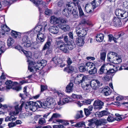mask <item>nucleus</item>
<instances>
[{
	"mask_svg": "<svg viewBox=\"0 0 128 128\" xmlns=\"http://www.w3.org/2000/svg\"><path fill=\"white\" fill-rule=\"evenodd\" d=\"M67 62L68 65H70L72 62V59L69 57L67 58Z\"/></svg>",
	"mask_w": 128,
	"mask_h": 128,
	"instance_id": "63",
	"label": "nucleus"
},
{
	"mask_svg": "<svg viewBox=\"0 0 128 128\" xmlns=\"http://www.w3.org/2000/svg\"><path fill=\"white\" fill-rule=\"evenodd\" d=\"M88 29L82 28L81 24L78 25L76 28V32L77 35L79 37L84 38V36L87 34Z\"/></svg>",
	"mask_w": 128,
	"mask_h": 128,
	"instance_id": "3",
	"label": "nucleus"
},
{
	"mask_svg": "<svg viewBox=\"0 0 128 128\" xmlns=\"http://www.w3.org/2000/svg\"><path fill=\"white\" fill-rule=\"evenodd\" d=\"M122 61L121 59L117 56L115 57L113 63L116 64H118L121 62Z\"/></svg>",
	"mask_w": 128,
	"mask_h": 128,
	"instance_id": "36",
	"label": "nucleus"
},
{
	"mask_svg": "<svg viewBox=\"0 0 128 128\" xmlns=\"http://www.w3.org/2000/svg\"><path fill=\"white\" fill-rule=\"evenodd\" d=\"M64 42L62 40H59L56 41V46L59 48L60 46L64 44Z\"/></svg>",
	"mask_w": 128,
	"mask_h": 128,
	"instance_id": "44",
	"label": "nucleus"
},
{
	"mask_svg": "<svg viewBox=\"0 0 128 128\" xmlns=\"http://www.w3.org/2000/svg\"><path fill=\"white\" fill-rule=\"evenodd\" d=\"M19 33H18L14 31H12L11 33L12 35L16 38H17L18 37H19Z\"/></svg>",
	"mask_w": 128,
	"mask_h": 128,
	"instance_id": "49",
	"label": "nucleus"
},
{
	"mask_svg": "<svg viewBox=\"0 0 128 128\" xmlns=\"http://www.w3.org/2000/svg\"><path fill=\"white\" fill-rule=\"evenodd\" d=\"M106 65L105 64L103 65L100 69L98 72L99 74H102L104 72V71L105 70V67Z\"/></svg>",
	"mask_w": 128,
	"mask_h": 128,
	"instance_id": "47",
	"label": "nucleus"
},
{
	"mask_svg": "<svg viewBox=\"0 0 128 128\" xmlns=\"http://www.w3.org/2000/svg\"><path fill=\"white\" fill-rule=\"evenodd\" d=\"M1 28L2 29L4 32H8L10 30V28L6 25H2L1 26Z\"/></svg>",
	"mask_w": 128,
	"mask_h": 128,
	"instance_id": "42",
	"label": "nucleus"
},
{
	"mask_svg": "<svg viewBox=\"0 0 128 128\" xmlns=\"http://www.w3.org/2000/svg\"><path fill=\"white\" fill-rule=\"evenodd\" d=\"M5 84L6 85V88L9 89L12 88L15 85L17 84L18 83L15 82H14L10 80L7 81L6 82Z\"/></svg>",
	"mask_w": 128,
	"mask_h": 128,
	"instance_id": "15",
	"label": "nucleus"
},
{
	"mask_svg": "<svg viewBox=\"0 0 128 128\" xmlns=\"http://www.w3.org/2000/svg\"><path fill=\"white\" fill-rule=\"evenodd\" d=\"M17 114V112L16 113L15 112H10L9 113V115L10 116H7L5 118V122H8L9 121L13 122L15 121L16 119L14 115H16Z\"/></svg>",
	"mask_w": 128,
	"mask_h": 128,
	"instance_id": "10",
	"label": "nucleus"
},
{
	"mask_svg": "<svg viewBox=\"0 0 128 128\" xmlns=\"http://www.w3.org/2000/svg\"><path fill=\"white\" fill-rule=\"evenodd\" d=\"M88 6V4H86L85 7V9L87 12L89 13L92 12V10H90V6Z\"/></svg>",
	"mask_w": 128,
	"mask_h": 128,
	"instance_id": "48",
	"label": "nucleus"
},
{
	"mask_svg": "<svg viewBox=\"0 0 128 128\" xmlns=\"http://www.w3.org/2000/svg\"><path fill=\"white\" fill-rule=\"evenodd\" d=\"M104 95L107 96L110 95L111 93V90L110 88L108 87L104 88L102 90Z\"/></svg>",
	"mask_w": 128,
	"mask_h": 128,
	"instance_id": "24",
	"label": "nucleus"
},
{
	"mask_svg": "<svg viewBox=\"0 0 128 128\" xmlns=\"http://www.w3.org/2000/svg\"><path fill=\"white\" fill-rule=\"evenodd\" d=\"M69 12H70L68 11V10L66 8L64 9L62 11L63 14L68 17L69 16Z\"/></svg>",
	"mask_w": 128,
	"mask_h": 128,
	"instance_id": "41",
	"label": "nucleus"
},
{
	"mask_svg": "<svg viewBox=\"0 0 128 128\" xmlns=\"http://www.w3.org/2000/svg\"><path fill=\"white\" fill-rule=\"evenodd\" d=\"M5 44V43L4 42L0 41V55L4 52L6 49Z\"/></svg>",
	"mask_w": 128,
	"mask_h": 128,
	"instance_id": "22",
	"label": "nucleus"
},
{
	"mask_svg": "<svg viewBox=\"0 0 128 128\" xmlns=\"http://www.w3.org/2000/svg\"><path fill=\"white\" fill-rule=\"evenodd\" d=\"M60 27L61 29L65 32L68 31L70 29L69 26L67 24L61 25L60 26Z\"/></svg>",
	"mask_w": 128,
	"mask_h": 128,
	"instance_id": "25",
	"label": "nucleus"
},
{
	"mask_svg": "<svg viewBox=\"0 0 128 128\" xmlns=\"http://www.w3.org/2000/svg\"><path fill=\"white\" fill-rule=\"evenodd\" d=\"M93 108V106H90L87 108H84V113L86 116H88L91 114V112Z\"/></svg>",
	"mask_w": 128,
	"mask_h": 128,
	"instance_id": "19",
	"label": "nucleus"
},
{
	"mask_svg": "<svg viewBox=\"0 0 128 128\" xmlns=\"http://www.w3.org/2000/svg\"><path fill=\"white\" fill-rule=\"evenodd\" d=\"M73 83L70 82L68 85L66 87V91L68 93H70L72 92V88L73 87Z\"/></svg>",
	"mask_w": 128,
	"mask_h": 128,
	"instance_id": "23",
	"label": "nucleus"
},
{
	"mask_svg": "<svg viewBox=\"0 0 128 128\" xmlns=\"http://www.w3.org/2000/svg\"><path fill=\"white\" fill-rule=\"evenodd\" d=\"M16 125V123L14 122H10L8 124V126L10 128V127H12L15 126Z\"/></svg>",
	"mask_w": 128,
	"mask_h": 128,
	"instance_id": "64",
	"label": "nucleus"
},
{
	"mask_svg": "<svg viewBox=\"0 0 128 128\" xmlns=\"http://www.w3.org/2000/svg\"><path fill=\"white\" fill-rule=\"evenodd\" d=\"M57 6L59 7H60L64 5V3L62 0L59 1L57 4Z\"/></svg>",
	"mask_w": 128,
	"mask_h": 128,
	"instance_id": "62",
	"label": "nucleus"
},
{
	"mask_svg": "<svg viewBox=\"0 0 128 128\" xmlns=\"http://www.w3.org/2000/svg\"><path fill=\"white\" fill-rule=\"evenodd\" d=\"M47 25V23L46 22H44L42 23L41 25L42 26V28H44L43 31H44L46 27V26Z\"/></svg>",
	"mask_w": 128,
	"mask_h": 128,
	"instance_id": "61",
	"label": "nucleus"
},
{
	"mask_svg": "<svg viewBox=\"0 0 128 128\" xmlns=\"http://www.w3.org/2000/svg\"><path fill=\"white\" fill-rule=\"evenodd\" d=\"M104 37V35L102 34H98L96 36V40L98 42H102L103 40Z\"/></svg>",
	"mask_w": 128,
	"mask_h": 128,
	"instance_id": "28",
	"label": "nucleus"
},
{
	"mask_svg": "<svg viewBox=\"0 0 128 128\" xmlns=\"http://www.w3.org/2000/svg\"><path fill=\"white\" fill-rule=\"evenodd\" d=\"M76 42L78 46H82L84 43V38L80 37L77 39Z\"/></svg>",
	"mask_w": 128,
	"mask_h": 128,
	"instance_id": "21",
	"label": "nucleus"
},
{
	"mask_svg": "<svg viewBox=\"0 0 128 128\" xmlns=\"http://www.w3.org/2000/svg\"><path fill=\"white\" fill-rule=\"evenodd\" d=\"M22 43L24 44V46L25 48H28L31 45V43L28 36L25 35L22 38Z\"/></svg>",
	"mask_w": 128,
	"mask_h": 128,
	"instance_id": "8",
	"label": "nucleus"
},
{
	"mask_svg": "<svg viewBox=\"0 0 128 128\" xmlns=\"http://www.w3.org/2000/svg\"><path fill=\"white\" fill-rule=\"evenodd\" d=\"M87 80V77L84 74H79L76 77L74 82L76 84H79Z\"/></svg>",
	"mask_w": 128,
	"mask_h": 128,
	"instance_id": "7",
	"label": "nucleus"
},
{
	"mask_svg": "<svg viewBox=\"0 0 128 128\" xmlns=\"http://www.w3.org/2000/svg\"><path fill=\"white\" fill-rule=\"evenodd\" d=\"M103 102L99 100H96L94 104V109L100 110L102 108L104 105Z\"/></svg>",
	"mask_w": 128,
	"mask_h": 128,
	"instance_id": "13",
	"label": "nucleus"
},
{
	"mask_svg": "<svg viewBox=\"0 0 128 128\" xmlns=\"http://www.w3.org/2000/svg\"><path fill=\"white\" fill-rule=\"evenodd\" d=\"M86 67L88 70L89 69L95 66L94 64L92 62H88L86 64Z\"/></svg>",
	"mask_w": 128,
	"mask_h": 128,
	"instance_id": "27",
	"label": "nucleus"
},
{
	"mask_svg": "<svg viewBox=\"0 0 128 128\" xmlns=\"http://www.w3.org/2000/svg\"><path fill=\"white\" fill-rule=\"evenodd\" d=\"M16 49L18 50L20 52H23L24 50L22 49V47L19 45H18L15 47Z\"/></svg>",
	"mask_w": 128,
	"mask_h": 128,
	"instance_id": "53",
	"label": "nucleus"
},
{
	"mask_svg": "<svg viewBox=\"0 0 128 128\" xmlns=\"http://www.w3.org/2000/svg\"><path fill=\"white\" fill-rule=\"evenodd\" d=\"M67 20L63 18H59V23L60 24L61 23L62 24H65L66 23Z\"/></svg>",
	"mask_w": 128,
	"mask_h": 128,
	"instance_id": "51",
	"label": "nucleus"
},
{
	"mask_svg": "<svg viewBox=\"0 0 128 128\" xmlns=\"http://www.w3.org/2000/svg\"><path fill=\"white\" fill-rule=\"evenodd\" d=\"M106 53L105 51H102L100 53V59L103 61L105 60Z\"/></svg>",
	"mask_w": 128,
	"mask_h": 128,
	"instance_id": "33",
	"label": "nucleus"
},
{
	"mask_svg": "<svg viewBox=\"0 0 128 128\" xmlns=\"http://www.w3.org/2000/svg\"><path fill=\"white\" fill-rule=\"evenodd\" d=\"M59 49L65 53L67 52L68 51L67 46L64 43L60 47Z\"/></svg>",
	"mask_w": 128,
	"mask_h": 128,
	"instance_id": "29",
	"label": "nucleus"
},
{
	"mask_svg": "<svg viewBox=\"0 0 128 128\" xmlns=\"http://www.w3.org/2000/svg\"><path fill=\"white\" fill-rule=\"evenodd\" d=\"M72 100V99L70 97L67 96L64 98L62 100L63 102L64 103H68L70 102Z\"/></svg>",
	"mask_w": 128,
	"mask_h": 128,
	"instance_id": "38",
	"label": "nucleus"
},
{
	"mask_svg": "<svg viewBox=\"0 0 128 128\" xmlns=\"http://www.w3.org/2000/svg\"><path fill=\"white\" fill-rule=\"evenodd\" d=\"M23 106H25L27 112L31 113L32 112H35L37 108H40L39 106H40V104L38 101L36 102L32 101L24 102L22 104L20 108H18V105L15 107V109L17 114H18L19 112L21 110Z\"/></svg>",
	"mask_w": 128,
	"mask_h": 128,
	"instance_id": "1",
	"label": "nucleus"
},
{
	"mask_svg": "<svg viewBox=\"0 0 128 128\" xmlns=\"http://www.w3.org/2000/svg\"><path fill=\"white\" fill-rule=\"evenodd\" d=\"M117 55V53L116 52H110L107 55L108 60L113 63L115 57Z\"/></svg>",
	"mask_w": 128,
	"mask_h": 128,
	"instance_id": "11",
	"label": "nucleus"
},
{
	"mask_svg": "<svg viewBox=\"0 0 128 128\" xmlns=\"http://www.w3.org/2000/svg\"><path fill=\"white\" fill-rule=\"evenodd\" d=\"M92 86L90 84H85L84 85V89L87 92H89L91 91Z\"/></svg>",
	"mask_w": 128,
	"mask_h": 128,
	"instance_id": "32",
	"label": "nucleus"
},
{
	"mask_svg": "<svg viewBox=\"0 0 128 128\" xmlns=\"http://www.w3.org/2000/svg\"><path fill=\"white\" fill-rule=\"evenodd\" d=\"M112 22L115 26L120 27L122 25L120 20L118 17H114Z\"/></svg>",
	"mask_w": 128,
	"mask_h": 128,
	"instance_id": "16",
	"label": "nucleus"
},
{
	"mask_svg": "<svg viewBox=\"0 0 128 128\" xmlns=\"http://www.w3.org/2000/svg\"><path fill=\"white\" fill-rule=\"evenodd\" d=\"M74 70V66H70L67 68H65L64 69V71H66L68 73L72 72Z\"/></svg>",
	"mask_w": 128,
	"mask_h": 128,
	"instance_id": "31",
	"label": "nucleus"
},
{
	"mask_svg": "<svg viewBox=\"0 0 128 128\" xmlns=\"http://www.w3.org/2000/svg\"><path fill=\"white\" fill-rule=\"evenodd\" d=\"M101 3L99 1L97 2H96V0H94L91 2V4L92 5L93 9H95L96 7L100 5Z\"/></svg>",
	"mask_w": 128,
	"mask_h": 128,
	"instance_id": "26",
	"label": "nucleus"
},
{
	"mask_svg": "<svg viewBox=\"0 0 128 128\" xmlns=\"http://www.w3.org/2000/svg\"><path fill=\"white\" fill-rule=\"evenodd\" d=\"M73 4L71 2L67 3L66 5V7L70 12L73 9Z\"/></svg>",
	"mask_w": 128,
	"mask_h": 128,
	"instance_id": "35",
	"label": "nucleus"
},
{
	"mask_svg": "<svg viewBox=\"0 0 128 128\" xmlns=\"http://www.w3.org/2000/svg\"><path fill=\"white\" fill-rule=\"evenodd\" d=\"M83 125L84 124L83 123L81 122H79L76 123L74 126L76 127L79 128L82 127Z\"/></svg>",
	"mask_w": 128,
	"mask_h": 128,
	"instance_id": "59",
	"label": "nucleus"
},
{
	"mask_svg": "<svg viewBox=\"0 0 128 128\" xmlns=\"http://www.w3.org/2000/svg\"><path fill=\"white\" fill-rule=\"evenodd\" d=\"M72 97L75 99L78 100L82 98L81 96L80 95H78L74 94H72L71 96Z\"/></svg>",
	"mask_w": 128,
	"mask_h": 128,
	"instance_id": "45",
	"label": "nucleus"
},
{
	"mask_svg": "<svg viewBox=\"0 0 128 128\" xmlns=\"http://www.w3.org/2000/svg\"><path fill=\"white\" fill-rule=\"evenodd\" d=\"M26 55V57H28V60L30 61V59L31 58V57L32 56V53L30 52H28L25 50L23 52Z\"/></svg>",
	"mask_w": 128,
	"mask_h": 128,
	"instance_id": "30",
	"label": "nucleus"
},
{
	"mask_svg": "<svg viewBox=\"0 0 128 128\" xmlns=\"http://www.w3.org/2000/svg\"><path fill=\"white\" fill-rule=\"evenodd\" d=\"M78 8L79 10V12L80 14V16H83L84 15V13L83 12L80 6H78Z\"/></svg>",
	"mask_w": 128,
	"mask_h": 128,
	"instance_id": "56",
	"label": "nucleus"
},
{
	"mask_svg": "<svg viewBox=\"0 0 128 128\" xmlns=\"http://www.w3.org/2000/svg\"><path fill=\"white\" fill-rule=\"evenodd\" d=\"M28 62L29 66L28 69L30 71L32 72L35 73L38 70L36 66L35 62L32 61H30L28 60Z\"/></svg>",
	"mask_w": 128,
	"mask_h": 128,
	"instance_id": "9",
	"label": "nucleus"
},
{
	"mask_svg": "<svg viewBox=\"0 0 128 128\" xmlns=\"http://www.w3.org/2000/svg\"><path fill=\"white\" fill-rule=\"evenodd\" d=\"M36 40L37 44H36L34 46V48L35 49H36L39 47L38 44H41L44 41V35L42 33H39L37 35Z\"/></svg>",
	"mask_w": 128,
	"mask_h": 128,
	"instance_id": "5",
	"label": "nucleus"
},
{
	"mask_svg": "<svg viewBox=\"0 0 128 128\" xmlns=\"http://www.w3.org/2000/svg\"><path fill=\"white\" fill-rule=\"evenodd\" d=\"M49 30L50 32L54 34H57L59 31L58 27L55 26H50L49 28Z\"/></svg>",
	"mask_w": 128,
	"mask_h": 128,
	"instance_id": "17",
	"label": "nucleus"
},
{
	"mask_svg": "<svg viewBox=\"0 0 128 128\" xmlns=\"http://www.w3.org/2000/svg\"><path fill=\"white\" fill-rule=\"evenodd\" d=\"M83 102L85 104H90L91 102L90 100H85L83 101Z\"/></svg>",
	"mask_w": 128,
	"mask_h": 128,
	"instance_id": "60",
	"label": "nucleus"
},
{
	"mask_svg": "<svg viewBox=\"0 0 128 128\" xmlns=\"http://www.w3.org/2000/svg\"><path fill=\"white\" fill-rule=\"evenodd\" d=\"M40 104V106H39L40 108L41 107L45 108V107L48 108H52L55 105V100L53 98H47L46 101L44 103H42L40 101H38Z\"/></svg>",
	"mask_w": 128,
	"mask_h": 128,
	"instance_id": "2",
	"label": "nucleus"
},
{
	"mask_svg": "<svg viewBox=\"0 0 128 128\" xmlns=\"http://www.w3.org/2000/svg\"><path fill=\"white\" fill-rule=\"evenodd\" d=\"M41 64H40V67L41 68H43L44 67L46 66V60H42L40 61Z\"/></svg>",
	"mask_w": 128,
	"mask_h": 128,
	"instance_id": "50",
	"label": "nucleus"
},
{
	"mask_svg": "<svg viewBox=\"0 0 128 128\" xmlns=\"http://www.w3.org/2000/svg\"><path fill=\"white\" fill-rule=\"evenodd\" d=\"M67 46L68 48L70 50H72L76 47L75 43L72 41L70 42Z\"/></svg>",
	"mask_w": 128,
	"mask_h": 128,
	"instance_id": "34",
	"label": "nucleus"
},
{
	"mask_svg": "<svg viewBox=\"0 0 128 128\" xmlns=\"http://www.w3.org/2000/svg\"><path fill=\"white\" fill-rule=\"evenodd\" d=\"M30 1H32L36 6H38L40 16L41 13L44 11L46 8V6L44 4V3L45 4V2H42V0H31Z\"/></svg>",
	"mask_w": 128,
	"mask_h": 128,
	"instance_id": "4",
	"label": "nucleus"
},
{
	"mask_svg": "<svg viewBox=\"0 0 128 128\" xmlns=\"http://www.w3.org/2000/svg\"><path fill=\"white\" fill-rule=\"evenodd\" d=\"M41 63L40 61L36 63H35V65L36 66L38 70H40L42 69L43 68H41L40 67Z\"/></svg>",
	"mask_w": 128,
	"mask_h": 128,
	"instance_id": "54",
	"label": "nucleus"
},
{
	"mask_svg": "<svg viewBox=\"0 0 128 128\" xmlns=\"http://www.w3.org/2000/svg\"><path fill=\"white\" fill-rule=\"evenodd\" d=\"M42 29V26L38 25L36 26L34 28V30H32L28 32H27L24 33L25 34H29L32 36H33L34 33L36 32H39Z\"/></svg>",
	"mask_w": 128,
	"mask_h": 128,
	"instance_id": "6",
	"label": "nucleus"
},
{
	"mask_svg": "<svg viewBox=\"0 0 128 128\" xmlns=\"http://www.w3.org/2000/svg\"><path fill=\"white\" fill-rule=\"evenodd\" d=\"M41 92H42L46 90L47 88V86L46 85H41L40 86Z\"/></svg>",
	"mask_w": 128,
	"mask_h": 128,
	"instance_id": "55",
	"label": "nucleus"
},
{
	"mask_svg": "<svg viewBox=\"0 0 128 128\" xmlns=\"http://www.w3.org/2000/svg\"><path fill=\"white\" fill-rule=\"evenodd\" d=\"M115 118L110 116H109L107 118V121L110 122H112L114 121Z\"/></svg>",
	"mask_w": 128,
	"mask_h": 128,
	"instance_id": "57",
	"label": "nucleus"
},
{
	"mask_svg": "<svg viewBox=\"0 0 128 128\" xmlns=\"http://www.w3.org/2000/svg\"><path fill=\"white\" fill-rule=\"evenodd\" d=\"M14 42V40L11 38H9L7 41V44L8 46H12Z\"/></svg>",
	"mask_w": 128,
	"mask_h": 128,
	"instance_id": "37",
	"label": "nucleus"
},
{
	"mask_svg": "<svg viewBox=\"0 0 128 128\" xmlns=\"http://www.w3.org/2000/svg\"><path fill=\"white\" fill-rule=\"evenodd\" d=\"M108 112L105 110L102 111L99 113L98 114L99 117L100 118L104 116H106L107 115Z\"/></svg>",
	"mask_w": 128,
	"mask_h": 128,
	"instance_id": "40",
	"label": "nucleus"
},
{
	"mask_svg": "<svg viewBox=\"0 0 128 128\" xmlns=\"http://www.w3.org/2000/svg\"><path fill=\"white\" fill-rule=\"evenodd\" d=\"M90 84L92 88L94 90H96L98 89L100 85V82L97 80H92L90 82Z\"/></svg>",
	"mask_w": 128,
	"mask_h": 128,
	"instance_id": "12",
	"label": "nucleus"
},
{
	"mask_svg": "<svg viewBox=\"0 0 128 128\" xmlns=\"http://www.w3.org/2000/svg\"><path fill=\"white\" fill-rule=\"evenodd\" d=\"M45 13L46 15H50L52 14V12L51 10L47 8L45 10Z\"/></svg>",
	"mask_w": 128,
	"mask_h": 128,
	"instance_id": "52",
	"label": "nucleus"
},
{
	"mask_svg": "<svg viewBox=\"0 0 128 128\" xmlns=\"http://www.w3.org/2000/svg\"><path fill=\"white\" fill-rule=\"evenodd\" d=\"M60 57V55H56L54 57L52 58L51 62H54L56 64H60L62 62V60Z\"/></svg>",
	"mask_w": 128,
	"mask_h": 128,
	"instance_id": "14",
	"label": "nucleus"
},
{
	"mask_svg": "<svg viewBox=\"0 0 128 128\" xmlns=\"http://www.w3.org/2000/svg\"><path fill=\"white\" fill-rule=\"evenodd\" d=\"M50 44V42L49 41H48L44 45L43 50H45L46 49L48 48Z\"/></svg>",
	"mask_w": 128,
	"mask_h": 128,
	"instance_id": "46",
	"label": "nucleus"
},
{
	"mask_svg": "<svg viewBox=\"0 0 128 128\" xmlns=\"http://www.w3.org/2000/svg\"><path fill=\"white\" fill-rule=\"evenodd\" d=\"M90 70L88 71V72L90 74H94L96 73L97 72V70L95 67L92 68Z\"/></svg>",
	"mask_w": 128,
	"mask_h": 128,
	"instance_id": "39",
	"label": "nucleus"
},
{
	"mask_svg": "<svg viewBox=\"0 0 128 128\" xmlns=\"http://www.w3.org/2000/svg\"><path fill=\"white\" fill-rule=\"evenodd\" d=\"M46 122V121L44 118H41L38 121V123L42 124Z\"/></svg>",
	"mask_w": 128,
	"mask_h": 128,
	"instance_id": "58",
	"label": "nucleus"
},
{
	"mask_svg": "<svg viewBox=\"0 0 128 128\" xmlns=\"http://www.w3.org/2000/svg\"><path fill=\"white\" fill-rule=\"evenodd\" d=\"M50 22L51 24H55L59 23V18L54 16H51L50 18Z\"/></svg>",
	"mask_w": 128,
	"mask_h": 128,
	"instance_id": "18",
	"label": "nucleus"
},
{
	"mask_svg": "<svg viewBox=\"0 0 128 128\" xmlns=\"http://www.w3.org/2000/svg\"><path fill=\"white\" fill-rule=\"evenodd\" d=\"M61 115L59 114L56 112L53 113L51 118L48 121L51 122L54 120L55 118H61Z\"/></svg>",
	"mask_w": 128,
	"mask_h": 128,
	"instance_id": "20",
	"label": "nucleus"
},
{
	"mask_svg": "<svg viewBox=\"0 0 128 128\" xmlns=\"http://www.w3.org/2000/svg\"><path fill=\"white\" fill-rule=\"evenodd\" d=\"M79 70L80 72H83L85 71L86 69V66L83 64H81L79 68Z\"/></svg>",
	"mask_w": 128,
	"mask_h": 128,
	"instance_id": "43",
	"label": "nucleus"
}]
</instances>
